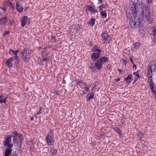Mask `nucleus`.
<instances>
[{"mask_svg":"<svg viewBox=\"0 0 156 156\" xmlns=\"http://www.w3.org/2000/svg\"><path fill=\"white\" fill-rule=\"evenodd\" d=\"M141 9L142 16L139 17L138 20V26L140 25V23L143 20L144 18L149 23H151L153 21L152 15L151 12L150 6L147 4H144L143 5V8Z\"/></svg>","mask_w":156,"mask_h":156,"instance_id":"nucleus-1","label":"nucleus"},{"mask_svg":"<svg viewBox=\"0 0 156 156\" xmlns=\"http://www.w3.org/2000/svg\"><path fill=\"white\" fill-rule=\"evenodd\" d=\"M32 51L28 48H25L21 51L22 58L23 61L26 62H28L30 58V55L31 54Z\"/></svg>","mask_w":156,"mask_h":156,"instance_id":"nucleus-2","label":"nucleus"},{"mask_svg":"<svg viewBox=\"0 0 156 156\" xmlns=\"http://www.w3.org/2000/svg\"><path fill=\"white\" fill-rule=\"evenodd\" d=\"M93 53L91 55V58L93 61H95L100 57L101 51L96 46L94 47L93 49Z\"/></svg>","mask_w":156,"mask_h":156,"instance_id":"nucleus-3","label":"nucleus"},{"mask_svg":"<svg viewBox=\"0 0 156 156\" xmlns=\"http://www.w3.org/2000/svg\"><path fill=\"white\" fill-rule=\"evenodd\" d=\"M148 75H152L153 72H156V60L151 62L149 64L147 69Z\"/></svg>","mask_w":156,"mask_h":156,"instance_id":"nucleus-4","label":"nucleus"},{"mask_svg":"<svg viewBox=\"0 0 156 156\" xmlns=\"http://www.w3.org/2000/svg\"><path fill=\"white\" fill-rule=\"evenodd\" d=\"M13 142L16 144L17 145L21 144V141L23 139V136L20 134L18 133L17 132L13 133Z\"/></svg>","mask_w":156,"mask_h":156,"instance_id":"nucleus-5","label":"nucleus"},{"mask_svg":"<svg viewBox=\"0 0 156 156\" xmlns=\"http://www.w3.org/2000/svg\"><path fill=\"white\" fill-rule=\"evenodd\" d=\"M103 64L100 61V59L99 58L96 62L94 64V66H92L90 69L94 71L95 70V68L98 70H100L101 69Z\"/></svg>","mask_w":156,"mask_h":156,"instance_id":"nucleus-6","label":"nucleus"},{"mask_svg":"<svg viewBox=\"0 0 156 156\" xmlns=\"http://www.w3.org/2000/svg\"><path fill=\"white\" fill-rule=\"evenodd\" d=\"M101 36L103 40V43L106 44L109 42L111 40V37L108 36L107 33H102Z\"/></svg>","mask_w":156,"mask_h":156,"instance_id":"nucleus-7","label":"nucleus"},{"mask_svg":"<svg viewBox=\"0 0 156 156\" xmlns=\"http://www.w3.org/2000/svg\"><path fill=\"white\" fill-rule=\"evenodd\" d=\"M86 11H90L92 12L95 13L98 12V9H97L95 8L94 5H92L91 4H90L86 7Z\"/></svg>","mask_w":156,"mask_h":156,"instance_id":"nucleus-8","label":"nucleus"},{"mask_svg":"<svg viewBox=\"0 0 156 156\" xmlns=\"http://www.w3.org/2000/svg\"><path fill=\"white\" fill-rule=\"evenodd\" d=\"M46 140L48 145H52L54 144V138L51 135L48 134L46 136Z\"/></svg>","mask_w":156,"mask_h":156,"instance_id":"nucleus-9","label":"nucleus"},{"mask_svg":"<svg viewBox=\"0 0 156 156\" xmlns=\"http://www.w3.org/2000/svg\"><path fill=\"white\" fill-rule=\"evenodd\" d=\"M16 8L17 10L20 12H21L23 9L22 5L19 2H17L16 3Z\"/></svg>","mask_w":156,"mask_h":156,"instance_id":"nucleus-10","label":"nucleus"},{"mask_svg":"<svg viewBox=\"0 0 156 156\" xmlns=\"http://www.w3.org/2000/svg\"><path fill=\"white\" fill-rule=\"evenodd\" d=\"M150 89L152 92L154 94H156V85L154 83L151 84L149 85Z\"/></svg>","mask_w":156,"mask_h":156,"instance_id":"nucleus-11","label":"nucleus"},{"mask_svg":"<svg viewBox=\"0 0 156 156\" xmlns=\"http://www.w3.org/2000/svg\"><path fill=\"white\" fill-rule=\"evenodd\" d=\"M27 20L28 17L27 16H25L22 18L21 21L22 27H24L26 25Z\"/></svg>","mask_w":156,"mask_h":156,"instance_id":"nucleus-12","label":"nucleus"},{"mask_svg":"<svg viewBox=\"0 0 156 156\" xmlns=\"http://www.w3.org/2000/svg\"><path fill=\"white\" fill-rule=\"evenodd\" d=\"M132 77L131 75H129L127 77L125 78L124 80L126 81V83L129 84L130 83L132 80Z\"/></svg>","mask_w":156,"mask_h":156,"instance_id":"nucleus-13","label":"nucleus"},{"mask_svg":"<svg viewBox=\"0 0 156 156\" xmlns=\"http://www.w3.org/2000/svg\"><path fill=\"white\" fill-rule=\"evenodd\" d=\"M11 136L6 137L5 140L3 141L4 145L6 146L8 144L10 143L11 140Z\"/></svg>","mask_w":156,"mask_h":156,"instance_id":"nucleus-14","label":"nucleus"},{"mask_svg":"<svg viewBox=\"0 0 156 156\" xmlns=\"http://www.w3.org/2000/svg\"><path fill=\"white\" fill-rule=\"evenodd\" d=\"M133 50H135L136 49L139 48L141 44L139 42H136L135 43L133 44Z\"/></svg>","mask_w":156,"mask_h":156,"instance_id":"nucleus-15","label":"nucleus"},{"mask_svg":"<svg viewBox=\"0 0 156 156\" xmlns=\"http://www.w3.org/2000/svg\"><path fill=\"white\" fill-rule=\"evenodd\" d=\"M13 59V58L12 57L11 58H10L8 59L5 62L6 65L8 66L9 67H11L12 66L11 61Z\"/></svg>","mask_w":156,"mask_h":156,"instance_id":"nucleus-16","label":"nucleus"},{"mask_svg":"<svg viewBox=\"0 0 156 156\" xmlns=\"http://www.w3.org/2000/svg\"><path fill=\"white\" fill-rule=\"evenodd\" d=\"M99 59H100V61L103 64L107 62L108 61V58L105 56L102 57Z\"/></svg>","mask_w":156,"mask_h":156,"instance_id":"nucleus-17","label":"nucleus"},{"mask_svg":"<svg viewBox=\"0 0 156 156\" xmlns=\"http://www.w3.org/2000/svg\"><path fill=\"white\" fill-rule=\"evenodd\" d=\"M8 19L6 17H4L2 18H0V24H5L7 22Z\"/></svg>","mask_w":156,"mask_h":156,"instance_id":"nucleus-18","label":"nucleus"},{"mask_svg":"<svg viewBox=\"0 0 156 156\" xmlns=\"http://www.w3.org/2000/svg\"><path fill=\"white\" fill-rule=\"evenodd\" d=\"M12 152V150L10 148H7L5 150V156H9Z\"/></svg>","mask_w":156,"mask_h":156,"instance_id":"nucleus-19","label":"nucleus"},{"mask_svg":"<svg viewBox=\"0 0 156 156\" xmlns=\"http://www.w3.org/2000/svg\"><path fill=\"white\" fill-rule=\"evenodd\" d=\"M50 152L51 155H55L57 152V150L54 147H51L50 149Z\"/></svg>","mask_w":156,"mask_h":156,"instance_id":"nucleus-20","label":"nucleus"},{"mask_svg":"<svg viewBox=\"0 0 156 156\" xmlns=\"http://www.w3.org/2000/svg\"><path fill=\"white\" fill-rule=\"evenodd\" d=\"M94 96V94L92 93H90L88 95H87V97L88 98L87 100L90 101L91 99H92L93 98Z\"/></svg>","mask_w":156,"mask_h":156,"instance_id":"nucleus-21","label":"nucleus"},{"mask_svg":"<svg viewBox=\"0 0 156 156\" xmlns=\"http://www.w3.org/2000/svg\"><path fill=\"white\" fill-rule=\"evenodd\" d=\"M6 98L2 96H0V104L5 103L6 101Z\"/></svg>","mask_w":156,"mask_h":156,"instance_id":"nucleus-22","label":"nucleus"},{"mask_svg":"<svg viewBox=\"0 0 156 156\" xmlns=\"http://www.w3.org/2000/svg\"><path fill=\"white\" fill-rule=\"evenodd\" d=\"M95 19H92L87 23L88 25H89L92 26H94L95 23Z\"/></svg>","mask_w":156,"mask_h":156,"instance_id":"nucleus-23","label":"nucleus"},{"mask_svg":"<svg viewBox=\"0 0 156 156\" xmlns=\"http://www.w3.org/2000/svg\"><path fill=\"white\" fill-rule=\"evenodd\" d=\"M150 76L148 78V81L149 83V85L152 83H154L152 82V75H149Z\"/></svg>","mask_w":156,"mask_h":156,"instance_id":"nucleus-24","label":"nucleus"},{"mask_svg":"<svg viewBox=\"0 0 156 156\" xmlns=\"http://www.w3.org/2000/svg\"><path fill=\"white\" fill-rule=\"evenodd\" d=\"M153 32L154 37L153 41L154 43H156V29L153 30Z\"/></svg>","mask_w":156,"mask_h":156,"instance_id":"nucleus-25","label":"nucleus"},{"mask_svg":"<svg viewBox=\"0 0 156 156\" xmlns=\"http://www.w3.org/2000/svg\"><path fill=\"white\" fill-rule=\"evenodd\" d=\"M100 14L103 18H105L106 16V13L105 12L101 11L100 12Z\"/></svg>","mask_w":156,"mask_h":156,"instance_id":"nucleus-26","label":"nucleus"},{"mask_svg":"<svg viewBox=\"0 0 156 156\" xmlns=\"http://www.w3.org/2000/svg\"><path fill=\"white\" fill-rule=\"evenodd\" d=\"M41 111H42V110H41V108H39V112L37 113L36 115H34V116L35 118H38V117H40L39 116H38V117H37V116L38 115L40 114L41 113V112H42Z\"/></svg>","mask_w":156,"mask_h":156,"instance_id":"nucleus-27","label":"nucleus"},{"mask_svg":"<svg viewBox=\"0 0 156 156\" xmlns=\"http://www.w3.org/2000/svg\"><path fill=\"white\" fill-rule=\"evenodd\" d=\"M115 130L120 135L121 134V131L119 128H115Z\"/></svg>","mask_w":156,"mask_h":156,"instance_id":"nucleus-28","label":"nucleus"},{"mask_svg":"<svg viewBox=\"0 0 156 156\" xmlns=\"http://www.w3.org/2000/svg\"><path fill=\"white\" fill-rule=\"evenodd\" d=\"M9 23L11 26H14L15 24V22L14 20H9Z\"/></svg>","mask_w":156,"mask_h":156,"instance_id":"nucleus-29","label":"nucleus"},{"mask_svg":"<svg viewBox=\"0 0 156 156\" xmlns=\"http://www.w3.org/2000/svg\"><path fill=\"white\" fill-rule=\"evenodd\" d=\"M49 57H48V56H43V60L44 61L46 62H48V61L49 60Z\"/></svg>","mask_w":156,"mask_h":156,"instance_id":"nucleus-30","label":"nucleus"},{"mask_svg":"<svg viewBox=\"0 0 156 156\" xmlns=\"http://www.w3.org/2000/svg\"><path fill=\"white\" fill-rule=\"evenodd\" d=\"M130 24L132 26L133 25V26H134V27H136V22H135V21H134V22L132 21V22H131V23H130Z\"/></svg>","mask_w":156,"mask_h":156,"instance_id":"nucleus-31","label":"nucleus"},{"mask_svg":"<svg viewBox=\"0 0 156 156\" xmlns=\"http://www.w3.org/2000/svg\"><path fill=\"white\" fill-rule=\"evenodd\" d=\"M104 7L103 6L101 5L100 6L96 8L97 9H98V12L100 11L102 8Z\"/></svg>","mask_w":156,"mask_h":156,"instance_id":"nucleus-32","label":"nucleus"},{"mask_svg":"<svg viewBox=\"0 0 156 156\" xmlns=\"http://www.w3.org/2000/svg\"><path fill=\"white\" fill-rule=\"evenodd\" d=\"M6 146L8 147H9V148H11L12 147L13 145L12 144H11L10 143H9L6 145Z\"/></svg>","mask_w":156,"mask_h":156,"instance_id":"nucleus-33","label":"nucleus"},{"mask_svg":"<svg viewBox=\"0 0 156 156\" xmlns=\"http://www.w3.org/2000/svg\"><path fill=\"white\" fill-rule=\"evenodd\" d=\"M19 60H18V59L16 60V61H15V65L16 66H18V65L19 64Z\"/></svg>","mask_w":156,"mask_h":156,"instance_id":"nucleus-34","label":"nucleus"},{"mask_svg":"<svg viewBox=\"0 0 156 156\" xmlns=\"http://www.w3.org/2000/svg\"><path fill=\"white\" fill-rule=\"evenodd\" d=\"M138 72V71H137L136 72H134L133 73V74L134 75L138 77H139V74L138 73H137Z\"/></svg>","mask_w":156,"mask_h":156,"instance_id":"nucleus-35","label":"nucleus"},{"mask_svg":"<svg viewBox=\"0 0 156 156\" xmlns=\"http://www.w3.org/2000/svg\"><path fill=\"white\" fill-rule=\"evenodd\" d=\"M5 3L8 5H10L12 3L10 2L9 1H5Z\"/></svg>","mask_w":156,"mask_h":156,"instance_id":"nucleus-36","label":"nucleus"},{"mask_svg":"<svg viewBox=\"0 0 156 156\" xmlns=\"http://www.w3.org/2000/svg\"><path fill=\"white\" fill-rule=\"evenodd\" d=\"M84 89L86 92H88L89 89V88L86 87H84Z\"/></svg>","mask_w":156,"mask_h":156,"instance_id":"nucleus-37","label":"nucleus"},{"mask_svg":"<svg viewBox=\"0 0 156 156\" xmlns=\"http://www.w3.org/2000/svg\"><path fill=\"white\" fill-rule=\"evenodd\" d=\"M11 51H12L13 54L15 55H16L17 54V52L18 51H14L13 50H10Z\"/></svg>","mask_w":156,"mask_h":156,"instance_id":"nucleus-38","label":"nucleus"},{"mask_svg":"<svg viewBox=\"0 0 156 156\" xmlns=\"http://www.w3.org/2000/svg\"><path fill=\"white\" fill-rule=\"evenodd\" d=\"M14 58L15 59V60H18V57L17 56V54L16 55H15L14 56Z\"/></svg>","mask_w":156,"mask_h":156,"instance_id":"nucleus-39","label":"nucleus"},{"mask_svg":"<svg viewBox=\"0 0 156 156\" xmlns=\"http://www.w3.org/2000/svg\"><path fill=\"white\" fill-rule=\"evenodd\" d=\"M135 11H136V12H137V10L138 9V8H137V7L136 6V5H135Z\"/></svg>","mask_w":156,"mask_h":156,"instance_id":"nucleus-40","label":"nucleus"},{"mask_svg":"<svg viewBox=\"0 0 156 156\" xmlns=\"http://www.w3.org/2000/svg\"><path fill=\"white\" fill-rule=\"evenodd\" d=\"M149 4H150L152 2V0H147Z\"/></svg>","mask_w":156,"mask_h":156,"instance_id":"nucleus-41","label":"nucleus"},{"mask_svg":"<svg viewBox=\"0 0 156 156\" xmlns=\"http://www.w3.org/2000/svg\"><path fill=\"white\" fill-rule=\"evenodd\" d=\"M120 80V79L119 78H118L116 79L115 80L116 82H118Z\"/></svg>","mask_w":156,"mask_h":156,"instance_id":"nucleus-42","label":"nucleus"},{"mask_svg":"<svg viewBox=\"0 0 156 156\" xmlns=\"http://www.w3.org/2000/svg\"><path fill=\"white\" fill-rule=\"evenodd\" d=\"M130 62L132 63L133 64H134V63L133 61V60L132 58H131L130 59Z\"/></svg>","mask_w":156,"mask_h":156,"instance_id":"nucleus-43","label":"nucleus"},{"mask_svg":"<svg viewBox=\"0 0 156 156\" xmlns=\"http://www.w3.org/2000/svg\"><path fill=\"white\" fill-rule=\"evenodd\" d=\"M10 6L13 9H14V7L13 6V5H12V3L11 4V5H10Z\"/></svg>","mask_w":156,"mask_h":156,"instance_id":"nucleus-44","label":"nucleus"},{"mask_svg":"<svg viewBox=\"0 0 156 156\" xmlns=\"http://www.w3.org/2000/svg\"><path fill=\"white\" fill-rule=\"evenodd\" d=\"M133 65V68L135 69H136V65H134V64Z\"/></svg>","mask_w":156,"mask_h":156,"instance_id":"nucleus-45","label":"nucleus"},{"mask_svg":"<svg viewBox=\"0 0 156 156\" xmlns=\"http://www.w3.org/2000/svg\"><path fill=\"white\" fill-rule=\"evenodd\" d=\"M127 11H128V10H127L126 12V14L127 16H128V14H129V13H128Z\"/></svg>","mask_w":156,"mask_h":156,"instance_id":"nucleus-46","label":"nucleus"},{"mask_svg":"<svg viewBox=\"0 0 156 156\" xmlns=\"http://www.w3.org/2000/svg\"><path fill=\"white\" fill-rule=\"evenodd\" d=\"M1 9H2L4 11H5V9L4 8H1Z\"/></svg>","mask_w":156,"mask_h":156,"instance_id":"nucleus-47","label":"nucleus"},{"mask_svg":"<svg viewBox=\"0 0 156 156\" xmlns=\"http://www.w3.org/2000/svg\"><path fill=\"white\" fill-rule=\"evenodd\" d=\"M118 70L119 71V72L120 73H121V71L120 69H119Z\"/></svg>","mask_w":156,"mask_h":156,"instance_id":"nucleus-48","label":"nucleus"},{"mask_svg":"<svg viewBox=\"0 0 156 156\" xmlns=\"http://www.w3.org/2000/svg\"><path fill=\"white\" fill-rule=\"evenodd\" d=\"M98 2H100L102 1V0H98Z\"/></svg>","mask_w":156,"mask_h":156,"instance_id":"nucleus-49","label":"nucleus"},{"mask_svg":"<svg viewBox=\"0 0 156 156\" xmlns=\"http://www.w3.org/2000/svg\"><path fill=\"white\" fill-rule=\"evenodd\" d=\"M33 117H32V118H30V120H33Z\"/></svg>","mask_w":156,"mask_h":156,"instance_id":"nucleus-50","label":"nucleus"},{"mask_svg":"<svg viewBox=\"0 0 156 156\" xmlns=\"http://www.w3.org/2000/svg\"><path fill=\"white\" fill-rule=\"evenodd\" d=\"M54 38V37L53 36H52V39H53V38Z\"/></svg>","mask_w":156,"mask_h":156,"instance_id":"nucleus-51","label":"nucleus"}]
</instances>
